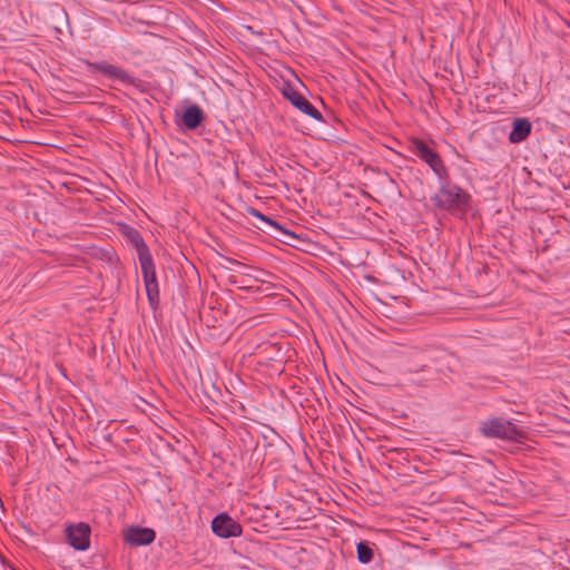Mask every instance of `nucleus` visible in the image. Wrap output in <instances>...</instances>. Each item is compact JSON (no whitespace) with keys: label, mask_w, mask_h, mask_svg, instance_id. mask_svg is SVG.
Returning a JSON list of instances; mask_svg holds the SVG:
<instances>
[{"label":"nucleus","mask_w":570,"mask_h":570,"mask_svg":"<svg viewBox=\"0 0 570 570\" xmlns=\"http://www.w3.org/2000/svg\"><path fill=\"white\" fill-rule=\"evenodd\" d=\"M434 206L463 216L470 209V196L458 186H442L432 197Z\"/></svg>","instance_id":"1"},{"label":"nucleus","mask_w":570,"mask_h":570,"mask_svg":"<svg viewBox=\"0 0 570 570\" xmlns=\"http://www.w3.org/2000/svg\"><path fill=\"white\" fill-rule=\"evenodd\" d=\"M481 431L485 436L518 440L523 432L512 422L503 419H491L482 422Z\"/></svg>","instance_id":"2"},{"label":"nucleus","mask_w":570,"mask_h":570,"mask_svg":"<svg viewBox=\"0 0 570 570\" xmlns=\"http://www.w3.org/2000/svg\"><path fill=\"white\" fill-rule=\"evenodd\" d=\"M412 150L414 155L423 159L440 178L445 175V167L439 155L423 141L414 140L412 142Z\"/></svg>","instance_id":"3"},{"label":"nucleus","mask_w":570,"mask_h":570,"mask_svg":"<svg viewBox=\"0 0 570 570\" xmlns=\"http://www.w3.org/2000/svg\"><path fill=\"white\" fill-rule=\"evenodd\" d=\"M213 532L220 538L239 537L242 527L226 513L218 514L212 522Z\"/></svg>","instance_id":"4"},{"label":"nucleus","mask_w":570,"mask_h":570,"mask_svg":"<svg viewBox=\"0 0 570 570\" xmlns=\"http://www.w3.org/2000/svg\"><path fill=\"white\" fill-rule=\"evenodd\" d=\"M90 529L85 523L69 527L67 529V539L71 547L77 550H87L89 548Z\"/></svg>","instance_id":"5"},{"label":"nucleus","mask_w":570,"mask_h":570,"mask_svg":"<svg viewBox=\"0 0 570 570\" xmlns=\"http://www.w3.org/2000/svg\"><path fill=\"white\" fill-rule=\"evenodd\" d=\"M124 538L132 546H146L154 541L155 532L149 528H130L125 532Z\"/></svg>","instance_id":"6"},{"label":"nucleus","mask_w":570,"mask_h":570,"mask_svg":"<svg viewBox=\"0 0 570 570\" xmlns=\"http://www.w3.org/2000/svg\"><path fill=\"white\" fill-rule=\"evenodd\" d=\"M532 125L525 118H518L513 121V128L509 135L511 142L517 144L523 141L531 132Z\"/></svg>","instance_id":"7"},{"label":"nucleus","mask_w":570,"mask_h":570,"mask_svg":"<svg viewBox=\"0 0 570 570\" xmlns=\"http://www.w3.org/2000/svg\"><path fill=\"white\" fill-rule=\"evenodd\" d=\"M287 98L289 101L302 112L311 116L314 119H320L321 114L317 111L311 104L307 101L304 97H302L299 94L293 91L287 95Z\"/></svg>","instance_id":"8"},{"label":"nucleus","mask_w":570,"mask_h":570,"mask_svg":"<svg viewBox=\"0 0 570 570\" xmlns=\"http://www.w3.org/2000/svg\"><path fill=\"white\" fill-rule=\"evenodd\" d=\"M203 119L204 114L202 109L196 105L188 107L181 116L184 125L189 129L198 127Z\"/></svg>","instance_id":"9"},{"label":"nucleus","mask_w":570,"mask_h":570,"mask_svg":"<svg viewBox=\"0 0 570 570\" xmlns=\"http://www.w3.org/2000/svg\"><path fill=\"white\" fill-rule=\"evenodd\" d=\"M120 232L122 236L128 240V245L139 249L144 246L142 238L138 230L130 226H121Z\"/></svg>","instance_id":"10"},{"label":"nucleus","mask_w":570,"mask_h":570,"mask_svg":"<svg viewBox=\"0 0 570 570\" xmlns=\"http://www.w3.org/2000/svg\"><path fill=\"white\" fill-rule=\"evenodd\" d=\"M144 283L148 295V299L151 304H154L158 298V285L156 282V275H149L148 277H144Z\"/></svg>","instance_id":"11"},{"label":"nucleus","mask_w":570,"mask_h":570,"mask_svg":"<svg viewBox=\"0 0 570 570\" xmlns=\"http://www.w3.org/2000/svg\"><path fill=\"white\" fill-rule=\"evenodd\" d=\"M139 262L141 265L144 277H148L149 275H156L155 266L149 252H140Z\"/></svg>","instance_id":"12"},{"label":"nucleus","mask_w":570,"mask_h":570,"mask_svg":"<svg viewBox=\"0 0 570 570\" xmlns=\"http://www.w3.org/2000/svg\"><path fill=\"white\" fill-rule=\"evenodd\" d=\"M271 226L275 229V237L287 246L295 247L292 240L296 239V236L286 229L278 226L276 223H271Z\"/></svg>","instance_id":"13"},{"label":"nucleus","mask_w":570,"mask_h":570,"mask_svg":"<svg viewBox=\"0 0 570 570\" xmlns=\"http://www.w3.org/2000/svg\"><path fill=\"white\" fill-rule=\"evenodd\" d=\"M357 559L362 563H368L373 558V550L364 542H360L356 547Z\"/></svg>","instance_id":"14"},{"label":"nucleus","mask_w":570,"mask_h":570,"mask_svg":"<svg viewBox=\"0 0 570 570\" xmlns=\"http://www.w3.org/2000/svg\"><path fill=\"white\" fill-rule=\"evenodd\" d=\"M218 265H220L222 267L226 268V269H233V266H236L238 265V263L234 259H230L228 257H225L224 255L219 254L218 255Z\"/></svg>","instance_id":"15"},{"label":"nucleus","mask_w":570,"mask_h":570,"mask_svg":"<svg viewBox=\"0 0 570 570\" xmlns=\"http://www.w3.org/2000/svg\"><path fill=\"white\" fill-rule=\"evenodd\" d=\"M105 70L108 73L116 76V77H121V75H122V72L120 70H118L116 67H112V66H108Z\"/></svg>","instance_id":"16"},{"label":"nucleus","mask_w":570,"mask_h":570,"mask_svg":"<svg viewBox=\"0 0 570 570\" xmlns=\"http://www.w3.org/2000/svg\"><path fill=\"white\" fill-rule=\"evenodd\" d=\"M263 220H266V223H268L269 225H271V223H273L272 220L266 219V217H263Z\"/></svg>","instance_id":"17"}]
</instances>
